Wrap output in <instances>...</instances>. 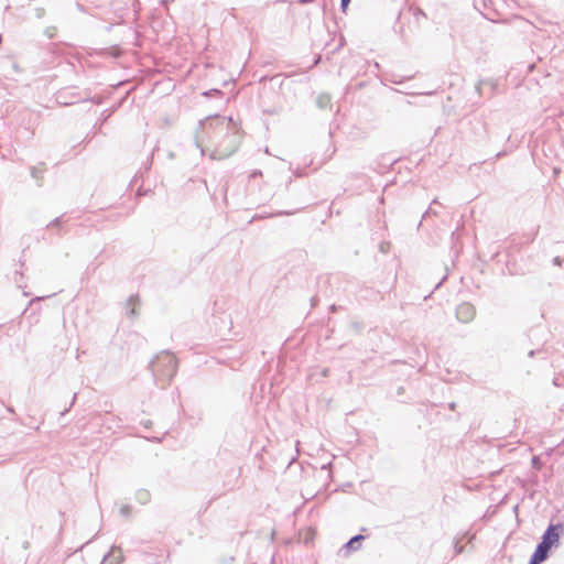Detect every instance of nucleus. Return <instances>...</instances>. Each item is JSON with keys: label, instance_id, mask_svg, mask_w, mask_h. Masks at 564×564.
Listing matches in <instances>:
<instances>
[{"label": "nucleus", "instance_id": "obj_5", "mask_svg": "<svg viewBox=\"0 0 564 564\" xmlns=\"http://www.w3.org/2000/svg\"><path fill=\"white\" fill-rule=\"evenodd\" d=\"M550 549L551 547L546 545V542H541L536 546L533 555L531 556L529 564H540L541 562H543L547 557Z\"/></svg>", "mask_w": 564, "mask_h": 564}, {"label": "nucleus", "instance_id": "obj_12", "mask_svg": "<svg viewBox=\"0 0 564 564\" xmlns=\"http://www.w3.org/2000/svg\"><path fill=\"white\" fill-rule=\"evenodd\" d=\"M350 0H341L340 1V6H341V9L345 11L349 4Z\"/></svg>", "mask_w": 564, "mask_h": 564}, {"label": "nucleus", "instance_id": "obj_9", "mask_svg": "<svg viewBox=\"0 0 564 564\" xmlns=\"http://www.w3.org/2000/svg\"><path fill=\"white\" fill-rule=\"evenodd\" d=\"M330 99L327 95H321L318 98H317V105L319 108H325L327 107V105L329 104Z\"/></svg>", "mask_w": 564, "mask_h": 564}, {"label": "nucleus", "instance_id": "obj_7", "mask_svg": "<svg viewBox=\"0 0 564 564\" xmlns=\"http://www.w3.org/2000/svg\"><path fill=\"white\" fill-rule=\"evenodd\" d=\"M138 310H139V299L135 295H131L127 302H126V315L128 317H135L138 316Z\"/></svg>", "mask_w": 564, "mask_h": 564}, {"label": "nucleus", "instance_id": "obj_11", "mask_svg": "<svg viewBox=\"0 0 564 564\" xmlns=\"http://www.w3.org/2000/svg\"><path fill=\"white\" fill-rule=\"evenodd\" d=\"M319 476L321 477H325V478H328L329 477V470H328V467L327 466H322V468L319 469L318 471Z\"/></svg>", "mask_w": 564, "mask_h": 564}, {"label": "nucleus", "instance_id": "obj_1", "mask_svg": "<svg viewBox=\"0 0 564 564\" xmlns=\"http://www.w3.org/2000/svg\"><path fill=\"white\" fill-rule=\"evenodd\" d=\"M200 126L203 129L213 130L215 135L223 134V132L226 131L225 140L215 150L213 158L225 159L237 150L240 142V134L236 123H234L231 119L219 117L207 118L205 121L200 122Z\"/></svg>", "mask_w": 564, "mask_h": 564}, {"label": "nucleus", "instance_id": "obj_3", "mask_svg": "<svg viewBox=\"0 0 564 564\" xmlns=\"http://www.w3.org/2000/svg\"><path fill=\"white\" fill-rule=\"evenodd\" d=\"M564 534V524H550L542 536V542H546L549 547L556 546L561 536Z\"/></svg>", "mask_w": 564, "mask_h": 564}, {"label": "nucleus", "instance_id": "obj_2", "mask_svg": "<svg viewBox=\"0 0 564 564\" xmlns=\"http://www.w3.org/2000/svg\"><path fill=\"white\" fill-rule=\"evenodd\" d=\"M150 368L156 382L164 387L175 375L177 361L172 354L163 351L151 361Z\"/></svg>", "mask_w": 564, "mask_h": 564}, {"label": "nucleus", "instance_id": "obj_13", "mask_svg": "<svg viewBox=\"0 0 564 564\" xmlns=\"http://www.w3.org/2000/svg\"><path fill=\"white\" fill-rule=\"evenodd\" d=\"M532 464H533L534 467L538 468L539 467V458L538 457H533L532 458Z\"/></svg>", "mask_w": 564, "mask_h": 564}, {"label": "nucleus", "instance_id": "obj_6", "mask_svg": "<svg viewBox=\"0 0 564 564\" xmlns=\"http://www.w3.org/2000/svg\"><path fill=\"white\" fill-rule=\"evenodd\" d=\"M123 554L120 547H112L110 552L104 557L106 564H121Z\"/></svg>", "mask_w": 564, "mask_h": 564}, {"label": "nucleus", "instance_id": "obj_14", "mask_svg": "<svg viewBox=\"0 0 564 564\" xmlns=\"http://www.w3.org/2000/svg\"><path fill=\"white\" fill-rule=\"evenodd\" d=\"M58 223H59V221H58V219H55L54 221H52V223L50 224V227H53V226H55V225H58Z\"/></svg>", "mask_w": 564, "mask_h": 564}, {"label": "nucleus", "instance_id": "obj_8", "mask_svg": "<svg viewBox=\"0 0 564 564\" xmlns=\"http://www.w3.org/2000/svg\"><path fill=\"white\" fill-rule=\"evenodd\" d=\"M364 540V535H355L352 536L347 543H346V547L349 549V550H357L358 549V543Z\"/></svg>", "mask_w": 564, "mask_h": 564}, {"label": "nucleus", "instance_id": "obj_4", "mask_svg": "<svg viewBox=\"0 0 564 564\" xmlns=\"http://www.w3.org/2000/svg\"><path fill=\"white\" fill-rule=\"evenodd\" d=\"M456 316L463 323L470 322L475 316V308L469 303H462L456 308Z\"/></svg>", "mask_w": 564, "mask_h": 564}, {"label": "nucleus", "instance_id": "obj_10", "mask_svg": "<svg viewBox=\"0 0 564 564\" xmlns=\"http://www.w3.org/2000/svg\"><path fill=\"white\" fill-rule=\"evenodd\" d=\"M119 511H120V514L123 517H128L131 513L129 506H121Z\"/></svg>", "mask_w": 564, "mask_h": 564}]
</instances>
